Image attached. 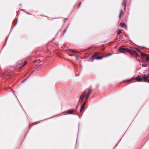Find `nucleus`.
<instances>
[{"label":"nucleus","instance_id":"1","mask_svg":"<svg viewBox=\"0 0 149 149\" xmlns=\"http://www.w3.org/2000/svg\"><path fill=\"white\" fill-rule=\"evenodd\" d=\"M91 92V89H89L88 91L83 92L81 94L80 97L79 102L81 103H82L84 100L85 101L81 107V109L80 110V112H81L84 109L86 102V100H88L89 95Z\"/></svg>","mask_w":149,"mask_h":149},{"label":"nucleus","instance_id":"2","mask_svg":"<svg viewBox=\"0 0 149 149\" xmlns=\"http://www.w3.org/2000/svg\"><path fill=\"white\" fill-rule=\"evenodd\" d=\"M130 49L127 48H124L123 46H121L118 48V51L121 53H125L127 52H130Z\"/></svg>","mask_w":149,"mask_h":149},{"label":"nucleus","instance_id":"3","mask_svg":"<svg viewBox=\"0 0 149 149\" xmlns=\"http://www.w3.org/2000/svg\"><path fill=\"white\" fill-rule=\"evenodd\" d=\"M141 55L142 56L146 58V61H149V55L143 53H141Z\"/></svg>","mask_w":149,"mask_h":149},{"label":"nucleus","instance_id":"4","mask_svg":"<svg viewBox=\"0 0 149 149\" xmlns=\"http://www.w3.org/2000/svg\"><path fill=\"white\" fill-rule=\"evenodd\" d=\"M96 55L97 54H95L92 56V57L93 59H100L102 58V57L100 56H98L97 57H96Z\"/></svg>","mask_w":149,"mask_h":149},{"label":"nucleus","instance_id":"5","mask_svg":"<svg viewBox=\"0 0 149 149\" xmlns=\"http://www.w3.org/2000/svg\"><path fill=\"white\" fill-rule=\"evenodd\" d=\"M141 77H142L141 79H142V80H143V79H145V80L147 79L149 77V72L148 73V76H147V75L144 74V75L142 76Z\"/></svg>","mask_w":149,"mask_h":149},{"label":"nucleus","instance_id":"6","mask_svg":"<svg viewBox=\"0 0 149 149\" xmlns=\"http://www.w3.org/2000/svg\"><path fill=\"white\" fill-rule=\"evenodd\" d=\"M141 76H138L136 78V79L138 81H141L142 80V79H141Z\"/></svg>","mask_w":149,"mask_h":149},{"label":"nucleus","instance_id":"7","mask_svg":"<svg viewBox=\"0 0 149 149\" xmlns=\"http://www.w3.org/2000/svg\"><path fill=\"white\" fill-rule=\"evenodd\" d=\"M120 26H125L126 29H127V26L124 23H120Z\"/></svg>","mask_w":149,"mask_h":149},{"label":"nucleus","instance_id":"8","mask_svg":"<svg viewBox=\"0 0 149 149\" xmlns=\"http://www.w3.org/2000/svg\"><path fill=\"white\" fill-rule=\"evenodd\" d=\"M123 5L125 6V8L126 6V0H124L123 1Z\"/></svg>","mask_w":149,"mask_h":149},{"label":"nucleus","instance_id":"9","mask_svg":"<svg viewBox=\"0 0 149 149\" xmlns=\"http://www.w3.org/2000/svg\"><path fill=\"white\" fill-rule=\"evenodd\" d=\"M123 14V10H122L120 11V15L119 16V17L120 18L121 16Z\"/></svg>","mask_w":149,"mask_h":149},{"label":"nucleus","instance_id":"10","mask_svg":"<svg viewBox=\"0 0 149 149\" xmlns=\"http://www.w3.org/2000/svg\"><path fill=\"white\" fill-rule=\"evenodd\" d=\"M74 111V110H71L69 111L68 112V113L70 114H72Z\"/></svg>","mask_w":149,"mask_h":149},{"label":"nucleus","instance_id":"11","mask_svg":"<svg viewBox=\"0 0 149 149\" xmlns=\"http://www.w3.org/2000/svg\"><path fill=\"white\" fill-rule=\"evenodd\" d=\"M121 33V31L120 29L118 30V35H119L120 33Z\"/></svg>","mask_w":149,"mask_h":149},{"label":"nucleus","instance_id":"12","mask_svg":"<svg viewBox=\"0 0 149 149\" xmlns=\"http://www.w3.org/2000/svg\"><path fill=\"white\" fill-rule=\"evenodd\" d=\"M29 77H26L25 79H24L22 81V82H24V81H26L27 79Z\"/></svg>","mask_w":149,"mask_h":149},{"label":"nucleus","instance_id":"13","mask_svg":"<svg viewBox=\"0 0 149 149\" xmlns=\"http://www.w3.org/2000/svg\"><path fill=\"white\" fill-rule=\"evenodd\" d=\"M136 50L138 52H140V53H141V50H140V49H138V48H136Z\"/></svg>","mask_w":149,"mask_h":149},{"label":"nucleus","instance_id":"14","mask_svg":"<svg viewBox=\"0 0 149 149\" xmlns=\"http://www.w3.org/2000/svg\"><path fill=\"white\" fill-rule=\"evenodd\" d=\"M27 63V61H25L24 62V64L23 65V66L25 65Z\"/></svg>","mask_w":149,"mask_h":149},{"label":"nucleus","instance_id":"15","mask_svg":"<svg viewBox=\"0 0 149 149\" xmlns=\"http://www.w3.org/2000/svg\"><path fill=\"white\" fill-rule=\"evenodd\" d=\"M142 66L143 67H146L147 66V65L145 64H143L142 65Z\"/></svg>","mask_w":149,"mask_h":149},{"label":"nucleus","instance_id":"16","mask_svg":"<svg viewBox=\"0 0 149 149\" xmlns=\"http://www.w3.org/2000/svg\"><path fill=\"white\" fill-rule=\"evenodd\" d=\"M134 52L137 56L138 55V54L135 51H134Z\"/></svg>","mask_w":149,"mask_h":149},{"label":"nucleus","instance_id":"17","mask_svg":"<svg viewBox=\"0 0 149 149\" xmlns=\"http://www.w3.org/2000/svg\"><path fill=\"white\" fill-rule=\"evenodd\" d=\"M131 81V80H127V81H128L129 82L130 81Z\"/></svg>","mask_w":149,"mask_h":149},{"label":"nucleus","instance_id":"18","mask_svg":"<svg viewBox=\"0 0 149 149\" xmlns=\"http://www.w3.org/2000/svg\"><path fill=\"white\" fill-rule=\"evenodd\" d=\"M111 55V54H109L108 55V56H110Z\"/></svg>","mask_w":149,"mask_h":149},{"label":"nucleus","instance_id":"19","mask_svg":"<svg viewBox=\"0 0 149 149\" xmlns=\"http://www.w3.org/2000/svg\"><path fill=\"white\" fill-rule=\"evenodd\" d=\"M111 55V54H109L108 55V56H110Z\"/></svg>","mask_w":149,"mask_h":149},{"label":"nucleus","instance_id":"20","mask_svg":"<svg viewBox=\"0 0 149 149\" xmlns=\"http://www.w3.org/2000/svg\"><path fill=\"white\" fill-rule=\"evenodd\" d=\"M64 32H65V30H64Z\"/></svg>","mask_w":149,"mask_h":149},{"label":"nucleus","instance_id":"21","mask_svg":"<svg viewBox=\"0 0 149 149\" xmlns=\"http://www.w3.org/2000/svg\"><path fill=\"white\" fill-rule=\"evenodd\" d=\"M72 52H74V51L73 50H71Z\"/></svg>","mask_w":149,"mask_h":149}]
</instances>
